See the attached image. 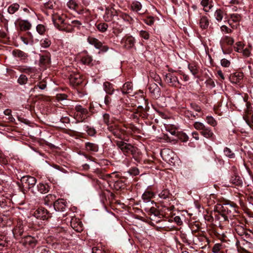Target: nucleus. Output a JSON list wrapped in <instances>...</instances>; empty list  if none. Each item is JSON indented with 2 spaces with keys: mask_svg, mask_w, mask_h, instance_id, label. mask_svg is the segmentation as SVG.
<instances>
[{
  "mask_svg": "<svg viewBox=\"0 0 253 253\" xmlns=\"http://www.w3.org/2000/svg\"><path fill=\"white\" fill-rule=\"evenodd\" d=\"M67 4L70 9L76 10L78 7V4L76 0H69Z\"/></svg>",
  "mask_w": 253,
  "mask_h": 253,
  "instance_id": "obj_52",
  "label": "nucleus"
},
{
  "mask_svg": "<svg viewBox=\"0 0 253 253\" xmlns=\"http://www.w3.org/2000/svg\"><path fill=\"white\" fill-rule=\"evenodd\" d=\"M52 14V20L55 26L59 30L64 31L66 32H73V28L70 23L65 21L64 15H59L55 13L53 11Z\"/></svg>",
  "mask_w": 253,
  "mask_h": 253,
  "instance_id": "obj_4",
  "label": "nucleus"
},
{
  "mask_svg": "<svg viewBox=\"0 0 253 253\" xmlns=\"http://www.w3.org/2000/svg\"><path fill=\"white\" fill-rule=\"evenodd\" d=\"M71 226L77 232H81L83 230V224L79 219L72 218L71 220Z\"/></svg>",
  "mask_w": 253,
  "mask_h": 253,
  "instance_id": "obj_17",
  "label": "nucleus"
},
{
  "mask_svg": "<svg viewBox=\"0 0 253 253\" xmlns=\"http://www.w3.org/2000/svg\"><path fill=\"white\" fill-rule=\"evenodd\" d=\"M214 16L218 22H220L223 17V11L221 9H217L215 11Z\"/></svg>",
  "mask_w": 253,
  "mask_h": 253,
  "instance_id": "obj_41",
  "label": "nucleus"
},
{
  "mask_svg": "<svg viewBox=\"0 0 253 253\" xmlns=\"http://www.w3.org/2000/svg\"><path fill=\"white\" fill-rule=\"evenodd\" d=\"M154 194L153 192L150 191H146L142 195V198L145 203H150L151 205H153L156 203L153 201H151V199L154 197Z\"/></svg>",
  "mask_w": 253,
  "mask_h": 253,
  "instance_id": "obj_20",
  "label": "nucleus"
},
{
  "mask_svg": "<svg viewBox=\"0 0 253 253\" xmlns=\"http://www.w3.org/2000/svg\"><path fill=\"white\" fill-rule=\"evenodd\" d=\"M102 178L107 180L110 186L113 184L116 190L119 191L126 187V179L124 177H119L118 174L115 173L104 175Z\"/></svg>",
  "mask_w": 253,
  "mask_h": 253,
  "instance_id": "obj_3",
  "label": "nucleus"
},
{
  "mask_svg": "<svg viewBox=\"0 0 253 253\" xmlns=\"http://www.w3.org/2000/svg\"><path fill=\"white\" fill-rule=\"evenodd\" d=\"M19 5L17 3L11 4L8 8V12L9 14H13L16 12L19 8Z\"/></svg>",
  "mask_w": 253,
  "mask_h": 253,
  "instance_id": "obj_37",
  "label": "nucleus"
},
{
  "mask_svg": "<svg viewBox=\"0 0 253 253\" xmlns=\"http://www.w3.org/2000/svg\"><path fill=\"white\" fill-rule=\"evenodd\" d=\"M66 201L63 199H58L54 202V210L58 211H64L67 207Z\"/></svg>",
  "mask_w": 253,
  "mask_h": 253,
  "instance_id": "obj_15",
  "label": "nucleus"
},
{
  "mask_svg": "<svg viewBox=\"0 0 253 253\" xmlns=\"http://www.w3.org/2000/svg\"><path fill=\"white\" fill-rule=\"evenodd\" d=\"M223 152L226 156L230 159L234 158L235 157V154L228 147H225L224 149Z\"/></svg>",
  "mask_w": 253,
  "mask_h": 253,
  "instance_id": "obj_50",
  "label": "nucleus"
},
{
  "mask_svg": "<svg viewBox=\"0 0 253 253\" xmlns=\"http://www.w3.org/2000/svg\"><path fill=\"white\" fill-rule=\"evenodd\" d=\"M122 42L124 43V46L126 48L129 49L134 46L135 41L134 38L129 36L124 38L122 41Z\"/></svg>",
  "mask_w": 253,
  "mask_h": 253,
  "instance_id": "obj_19",
  "label": "nucleus"
},
{
  "mask_svg": "<svg viewBox=\"0 0 253 253\" xmlns=\"http://www.w3.org/2000/svg\"><path fill=\"white\" fill-rule=\"evenodd\" d=\"M70 83L73 86H77L83 82L81 76L78 73H72L69 76Z\"/></svg>",
  "mask_w": 253,
  "mask_h": 253,
  "instance_id": "obj_16",
  "label": "nucleus"
},
{
  "mask_svg": "<svg viewBox=\"0 0 253 253\" xmlns=\"http://www.w3.org/2000/svg\"><path fill=\"white\" fill-rule=\"evenodd\" d=\"M28 81L27 77L24 74H21L18 78L17 82L20 85H24L27 83Z\"/></svg>",
  "mask_w": 253,
  "mask_h": 253,
  "instance_id": "obj_47",
  "label": "nucleus"
},
{
  "mask_svg": "<svg viewBox=\"0 0 253 253\" xmlns=\"http://www.w3.org/2000/svg\"><path fill=\"white\" fill-rule=\"evenodd\" d=\"M161 156L165 161L167 163H173L174 154L173 152L168 148H165L161 150Z\"/></svg>",
  "mask_w": 253,
  "mask_h": 253,
  "instance_id": "obj_12",
  "label": "nucleus"
},
{
  "mask_svg": "<svg viewBox=\"0 0 253 253\" xmlns=\"http://www.w3.org/2000/svg\"><path fill=\"white\" fill-rule=\"evenodd\" d=\"M51 44V41L47 38L42 39L41 41V45L44 48L48 47Z\"/></svg>",
  "mask_w": 253,
  "mask_h": 253,
  "instance_id": "obj_53",
  "label": "nucleus"
},
{
  "mask_svg": "<svg viewBox=\"0 0 253 253\" xmlns=\"http://www.w3.org/2000/svg\"><path fill=\"white\" fill-rule=\"evenodd\" d=\"M222 41L227 43L228 45L233 44L234 42L232 38L228 36H225L223 37L222 39Z\"/></svg>",
  "mask_w": 253,
  "mask_h": 253,
  "instance_id": "obj_57",
  "label": "nucleus"
},
{
  "mask_svg": "<svg viewBox=\"0 0 253 253\" xmlns=\"http://www.w3.org/2000/svg\"><path fill=\"white\" fill-rule=\"evenodd\" d=\"M75 110L76 111V117L78 122H83L87 118V115L88 114V110L83 107L80 105H76L75 107Z\"/></svg>",
  "mask_w": 253,
  "mask_h": 253,
  "instance_id": "obj_9",
  "label": "nucleus"
},
{
  "mask_svg": "<svg viewBox=\"0 0 253 253\" xmlns=\"http://www.w3.org/2000/svg\"><path fill=\"white\" fill-rule=\"evenodd\" d=\"M148 88L154 97L157 98L160 96L161 89L156 83H150L148 85Z\"/></svg>",
  "mask_w": 253,
  "mask_h": 253,
  "instance_id": "obj_14",
  "label": "nucleus"
},
{
  "mask_svg": "<svg viewBox=\"0 0 253 253\" xmlns=\"http://www.w3.org/2000/svg\"><path fill=\"white\" fill-rule=\"evenodd\" d=\"M49 186L47 184L40 183L36 186V194L40 192L41 193H46L49 190Z\"/></svg>",
  "mask_w": 253,
  "mask_h": 253,
  "instance_id": "obj_21",
  "label": "nucleus"
},
{
  "mask_svg": "<svg viewBox=\"0 0 253 253\" xmlns=\"http://www.w3.org/2000/svg\"><path fill=\"white\" fill-rule=\"evenodd\" d=\"M129 173L130 175L136 176L139 174V170L138 168L133 167L130 169L129 170Z\"/></svg>",
  "mask_w": 253,
  "mask_h": 253,
  "instance_id": "obj_63",
  "label": "nucleus"
},
{
  "mask_svg": "<svg viewBox=\"0 0 253 253\" xmlns=\"http://www.w3.org/2000/svg\"><path fill=\"white\" fill-rule=\"evenodd\" d=\"M33 215L38 219L45 220L51 217V214L44 208L41 207L37 209Z\"/></svg>",
  "mask_w": 253,
  "mask_h": 253,
  "instance_id": "obj_10",
  "label": "nucleus"
},
{
  "mask_svg": "<svg viewBox=\"0 0 253 253\" xmlns=\"http://www.w3.org/2000/svg\"><path fill=\"white\" fill-rule=\"evenodd\" d=\"M87 42L97 49L100 48L102 46V42L94 37H89L87 38Z\"/></svg>",
  "mask_w": 253,
  "mask_h": 253,
  "instance_id": "obj_24",
  "label": "nucleus"
},
{
  "mask_svg": "<svg viewBox=\"0 0 253 253\" xmlns=\"http://www.w3.org/2000/svg\"><path fill=\"white\" fill-rule=\"evenodd\" d=\"M159 196L162 199H167L170 198V193L168 189H164L159 194Z\"/></svg>",
  "mask_w": 253,
  "mask_h": 253,
  "instance_id": "obj_36",
  "label": "nucleus"
},
{
  "mask_svg": "<svg viewBox=\"0 0 253 253\" xmlns=\"http://www.w3.org/2000/svg\"><path fill=\"white\" fill-rule=\"evenodd\" d=\"M46 87V84L43 82H39L37 84L35 85L34 87L32 88L31 91L34 92L36 91L38 88L41 89H44Z\"/></svg>",
  "mask_w": 253,
  "mask_h": 253,
  "instance_id": "obj_48",
  "label": "nucleus"
},
{
  "mask_svg": "<svg viewBox=\"0 0 253 253\" xmlns=\"http://www.w3.org/2000/svg\"><path fill=\"white\" fill-rule=\"evenodd\" d=\"M190 106L192 109L197 112H200L201 111V107L195 103H191Z\"/></svg>",
  "mask_w": 253,
  "mask_h": 253,
  "instance_id": "obj_64",
  "label": "nucleus"
},
{
  "mask_svg": "<svg viewBox=\"0 0 253 253\" xmlns=\"http://www.w3.org/2000/svg\"><path fill=\"white\" fill-rule=\"evenodd\" d=\"M19 24L20 29L23 31L28 30L31 27V23L27 20H21L19 22Z\"/></svg>",
  "mask_w": 253,
  "mask_h": 253,
  "instance_id": "obj_30",
  "label": "nucleus"
},
{
  "mask_svg": "<svg viewBox=\"0 0 253 253\" xmlns=\"http://www.w3.org/2000/svg\"><path fill=\"white\" fill-rule=\"evenodd\" d=\"M193 126L194 128L199 130L204 137L210 139L213 138L214 134L211 127L199 122H195Z\"/></svg>",
  "mask_w": 253,
  "mask_h": 253,
  "instance_id": "obj_6",
  "label": "nucleus"
},
{
  "mask_svg": "<svg viewBox=\"0 0 253 253\" xmlns=\"http://www.w3.org/2000/svg\"><path fill=\"white\" fill-rule=\"evenodd\" d=\"M20 243L25 247L34 248L37 245L38 241L34 237L26 236L21 239Z\"/></svg>",
  "mask_w": 253,
  "mask_h": 253,
  "instance_id": "obj_11",
  "label": "nucleus"
},
{
  "mask_svg": "<svg viewBox=\"0 0 253 253\" xmlns=\"http://www.w3.org/2000/svg\"><path fill=\"white\" fill-rule=\"evenodd\" d=\"M115 142L117 146L125 155L128 156L129 155H131L133 158L136 162H140L141 159L140 157V152L137 147L122 140H117Z\"/></svg>",
  "mask_w": 253,
  "mask_h": 253,
  "instance_id": "obj_2",
  "label": "nucleus"
},
{
  "mask_svg": "<svg viewBox=\"0 0 253 253\" xmlns=\"http://www.w3.org/2000/svg\"><path fill=\"white\" fill-rule=\"evenodd\" d=\"M144 23L149 26L152 25L154 23V19L153 17L149 16L143 19Z\"/></svg>",
  "mask_w": 253,
  "mask_h": 253,
  "instance_id": "obj_59",
  "label": "nucleus"
},
{
  "mask_svg": "<svg viewBox=\"0 0 253 253\" xmlns=\"http://www.w3.org/2000/svg\"><path fill=\"white\" fill-rule=\"evenodd\" d=\"M44 7L46 9L53 10L57 8V5L53 0H49L44 3Z\"/></svg>",
  "mask_w": 253,
  "mask_h": 253,
  "instance_id": "obj_35",
  "label": "nucleus"
},
{
  "mask_svg": "<svg viewBox=\"0 0 253 253\" xmlns=\"http://www.w3.org/2000/svg\"><path fill=\"white\" fill-rule=\"evenodd\" d=\"M20 182L22 185V191L24 193H25V191H30L34 195L36 194L37 179L35 177L30 175L23 176L21 178Z\"/></svg>",
  "mask_w": 253,
  "mask_h": 253,
  "instance_id": "obj_5",
  "label": "nucleus"
},
{
  "mask_svg": "<svg viewBox=\"0 0 253 253\" xmlns=\"http://www.w3.org/2000/svg\"><path fill=\"white\" fill-rule=\"evenodd\" d=\"M19 70L22 72L30 74L31 73H35L36 70L34 68L23 66L20 67Z\"/></svg>",
  "mask_w": 253,
  "mask_h": 253,
  "instance_id": "obj_45",
  "label": "nucleus"
},
{
  "mask_svg": "<svg viewBox=\"0 0 253 253\" xmlns=\"http://www.w3.org/2000/svg\"><path fill=\"white\" fill-rule=\"evenodd\" d=\"M81 61L84 64L90 65L92 61V58L89 55H86L82 57Z\"/></svg>",
  "mask_w": 253,
  "mask_h": 253,
  "instance_id": "obj_44",
  "label": "nucleus"
},
{
  "mask_svg": "<svg viewBox=\"0 0 253 253\" xmlns=\"http://www.w3.org/2000/svg\"><path fill=\"white\" fill-rule=\"evenodd\" d=\"M165 80L170 85L172 86H176L179 84L177 77L170 73L166 75Z\"/></svg>",
  "mask_w": 253,
  "mask_h": 253,
  "instance_id": "obj_18",
  "label": "nucleus"
},
{
  "mask_svg": "<svg viewBox=\"0 0 253 253\" xmlns=\"http://www.w3.org/2000/svg\"><path fill=\"white\" fill-rule=\"evenodd\" d=\"M243 118L250 127L253 126V112L249 113L248 116H244Z\"/></svg>",
  "mask_w": 253,
  "mask_h": 253,
  "instance_id": "obj_33",
  "label": "nucleus"
},
{
  "mask_svg": "<svg viewBox=\"0 0 253 253\" xmlns=\"http://www.w3.org/2000/svg\"><path fill=\"white\" fill-rule=\"evenodd\" d=\"M108 129L115 137L122 140L126 133V130L117 124L109 126Z\"/></svg>",
  "mask_w": 253,
  "mask_h": 253,
  "instance_id": "obj_8",
  "label": "nucleus"
},
{
  "mask_svg": "<svg viewBox=\"0 0 253 253\" xmlns=\"http://www.w3.org/2000/svg\"><path fill=\"white\" fill-rule=\"evenodd\" d=\"M115 13H117V11H115L114 8H106L105 10V13L103 16L104 19L106 22L111 21L112 20L113 17L115 15Z\"/></svg>",
  "mask_w": 253,
  "mask_h": 253,
  "instance_id": "obj_22",
  "label": "nucleus"
},
{
  "mask_svg": "<svg viewBox=\"0 0 253 253\" xmlns=\"http://www.w3.org/2000/svg\"><path fill=\"white\" fill-rule=\"evenodd\" d=\"M37 31L40 34V35H43L45 32V27L42 24H39L37 25L36 27Z\"/></svg>",
  "mask_w": 253,
  "mask_h": 253,
  "instance_id": "obj_56",
  "label": "nucleus"
},
{
  "mask_svg": "<svg viewBox=\"0 0 253 253\" xmlns=\"http://www.w3.org/2000/svg\"><path fill=\"white\" fill-rule=\"evenodd\" d=\"M139 36L141 38L148 40L150 38V34L148 31L145 30H141L139 32Z\"/></svg>",
  "mask_w": 253,
  "mask_h": 253,
  "instance_id": "obj_55",
  "label": "nucleus"
},
{
  "mask_svg": "<svg viewBox=\"0 0 253 253\" xmlns=\"http://www.w3.org/2000/svg\"><path fill=\"white\" fill-rule=\"evenodd\" d=\"M50 62V57L48 54L41 55L40 59V63L43 65L48 64Z\"/></svg>",
  "mask_w": 253,
  "mask_h": 253,
  "instance_id": "obj_46",
  "label": "nucleus"
},
{
  "mask_svg": "<svg viewBox=\"0 0 253 253\" xmlns=\"http://www.w3.org/2000/svg\"><path fill=\"white\" fill-rule=\"evenodd\" d=\"M84 127V130L89 136H93L96 134V131L93 127L87 125H85Z\"/></svg>",
  "mask_w": 253,
  "mask_h": 253,
  "instance_id": "obj_34",
  "label": "nucleus"
},
{
  "mask_svg": "<svg viewBox=\"0 0 253 253\" xmlns=\"http://www.w3.org/2000/svg\"><path fill=\"white\" fill-rule=\"evenodd\" d=\"M234 230L242 239H246L250 240L252 238V236L253 237V232L245 229L242 225L239 224L235 225Z\"/></svg>",
  "mask_w": 253,
  "mask_h": 253,
  "instance_id": "obj_7",
  "label": "nucleus"
},
{
  "mask_svg": "<svg viewBox=\"0 0 253 253\" xmlns=\"http://www.w3.org/2000/svg\"><path fill=\"white\" fill-rule=\"evenodd\" d=\"M104 89L105 92L110 95L113 93L114 89L113 87V85L108 82H106L103 84Z\"/></svg>",
  "mask_w": 253,
  "mask_h": 253,
  "instance_id": "obj_28",
  "label": "nucleus"
},
{
  "mask_svg": "<svg viewBox=\"0 0 253 253\" xmlns=\"http://www.w3.org/2000/svg\"><path fill=\"white\" fill-rule=\"evenodd\" d=\"M236 204L231 202H225L222 204H217L215 210L217 214L214 215L216 220H220L222 218L223 221L232 219L238 213Z\"/></svg>",
  "mask_w": 253,
  "mask_h": 253,
  "instance_id": "obj_1",
  "label": "nucleus"
},
{
  "mask_svg": "<svg viewBox=\"0 0 253 253\" xmlns=\"http://www.w3.org/2000/svg\"><path fill=\"white\" fill-rule=\"evenodd\" d=\"M103 122L107 125L108 127L110 126V115L108 114L105 113L103 115Z\"/></svg>",
  "mask_w": 253,
  "mask_h": 253,
  "instance_id": "obj_61",
  "label": "nucleus"
},
{
  "mask_svg": "<svg viewBox=\"0 0 253 253\" xmlns=\"http://www.w3.org/2000/svg\"><path fill=\"white\" fill-rule=\"evenodd\" d=\"M12 54L15 57L20 58L21 59H24L28 56L26 53L19 49L13 50Z\"/></svg>",
  "mask_w": 253,
  "mask_h": 253,
  "instance_id": "obj_32",
  "label": "nucleus"
},
{
  "mask_svg": "<svg viewBox=\"0 0 253 253\" xmlns=\"http://www.w3.org/2000/svg\"><path fill=\"white\" fill-rule=\"evenodd\" d=\"M188 69L191 73L195 77H198L199 73V67L195 64H190L188 65Z\"/></svg>",
  "mask_w": 253,
  "mask_h": 253,
  "instance_id": "obj_27",
  "label": "nucleus"
},
{
  "mask_svg": "<svg viewBox=\"0 0 253 253\" xmlns=\"http://www.w3.org/2000/svg\"><path fill=\"white\" fill-rule=\"evenodd\" d=\"M253 237H252L251 239L248 240L246 239H242V246L240 247L241 249L246 253H252L253 251Z\"/></svg>",
  "mask_w": 253,
  "mask_h": 253,
  "instance_id": "obj_13",
  "label": "nucleus"
},
{
  "mask_svg": "<svg viewBox=\"0 0 253 253\" xmlns=\"http://www.w3.org/2000/svg\"><path fill=\"white\" fill-rule=\"evenodd\" d=\"M132 85L131 82L126 83L122 88V93L123 94H127L131 92L132 91Z\"/></svg>",
  "mask_w": 253,
  "mask_h": 253,
  "instance_id": "obj_31",
  "label": "nucleus"
},
{
  "mask_svg": "<svg viewBox=\"0 0 253 253\" xmlns=\"http://www.w3.org/2000/svg\"><path fill=\"white\" fill-rule=\"evenodd\" d=\"M37 250L38 253H51L50 250L45 246L38 247Z\"/></svg>",
  "mask_w": 253,
  "mask_h": 253,
  "instance_id": "obj_51",
  "label": "nucleus"
},
{
  "mask_svg": "<svg viewBox=\"0 0 253 253\" xmlns=\"http://www.w3.org/2000/svg\"><path fill=\"white\" fill-rule=\"evenodd\" d=\"M230 181L231 183L238 186H241L243 183L240 177L236 175L231 177Z\"/></svg>",
  "mask_w": 253,
  "mask_h": 253,
  "instance_id": "obj_29",
  "label": "nucleus"
},
{
  "mask_svg": "<svg viewBox=\"0 0 253 253\" xmlns=\"http://www.w3.org/2000/svg\"><path fill=\"white\" fill-rule=\"evenodd\" d=\"M212 1L210 0H202L201 4L205 8H208V9H205L206 11H208L209 10L211 9L212 7V5L211 4Z\"/></svg>",
  "mask_w": 253,
  "mask_h": 253,
  "instance_id": "obj_39",
  "label": "nucleus"
},
{
  "mask_svg": "<svg viewBox=\"0 0 253 253\" xmlns=\"http://www.w3.org/2000/svg\"><path fill=\"white\" fill-rule=\"evenodd\" d=\"M205 84L206 85L210 88H212L215 86L214 81L211 78L207 80L205 82Z\"/></svg>",
  "mask_w": 253,
  "mask_h": 253,
  "instance_id": "obj_62",
  "label": "nucleus"
},
{
  "mask_svg": "<svg viewBox=\"0 0 253 253\" xmlns=\"http://www.w3.org/2000/svg\"><path fill=\"white\" fill-rule=\"evenodd\" d=\"M70 24L73 29L74 27H77L78 29H80L81 26L82 25L81 21L76 20L72 21Z\"/></svg>",
  "mask_w": 253,
  "mask_h": 253,
  "instance_id": "obj_58",
  "label": "nucleus"
},
{
  "mask_svg": "<svg viewBox=\"0 0 253 253\" xmlns=\"http://www.w3.org/2000/svg\"><path fill=\"white\" fill-rule=\"evenodd\" d=\"M206 120H207V123L209 125H210L213 126H215L216 125V121L211 116H207L206 118Z\"/></svg>",
  "mask_w": 253,
  "mask_h": 253,
  "instance_id": "obj_60",
  "label": "nucleus"
},
{
  "mask_svg": "<svg viewBox=\"0 0 253 253\" xmlns=\"http://www.w3.org/2000/svg\"><path fill=\"white\" fill-rule=\"evenodd\" d=\"M85 147L87 151L93 152H96L98 151V145L94 143L86 142L85 144Z\"/></svg>",
  "mask_w": 253,
  "mask_h": 253,
  "instance_id": "obj_26",
  "label": "nucleus"
},
{
  "mask_svg": "<svg viewBox=\"0 0 253 253\" xmlns=\"http://www.w3.org/2000/svg\"><path fill=\"white\" fill-rule=\"evenodd\" d=\"M24 232L23 227L21 226H17L13 230V234L15 236H21Z\"/></svg>",
  "mask_w": 253,
  "mask_h": 253,
  "instance_id": "obj_49",
  "label": "nucleus"
},
{
  "mask_svg": "<svg viewBox=\"0 0 253 253\" xmlns=\"http://www.w3.org/2000/svg\"><path fill=\"white\" fill-rule=\"evenodd\" d=\"M131 8L133 11L137 12L141 9L142 5L140 2L134 1L131 3Z\"/></svg>",
  "mask_w": 253,
  "mask_h": 253,
  "instance_id": "obj_42",
  "label": "nucleus"
},
{
  "mask_svg": "<svg viewBox=\"0 0 253 253\" xmlns=\"http://www.w3.org/2000/svg\"><path fill=\"white\" fill-rule=\"evenodd\" d=\"M145 211L149 212L150 214H154L155 216H157L160 214L159 211L155 208L153 205H152L150 208H145Z\"/></svg>",
  "mask_w": 253,
  "mask_h": 253,
  "instance_id": "obj_43",
  "label": "nucleus"
},
{
  "mask_svg": "<svg viewBox=\"0 0 253 253\" xmlns=\"http://www.w3.org/2000/svg\"><path fill=\"white\" fill-rule=\"evenodd\" d=\"M199 25L201 29H207L209 25V18L205 16H201L199 22Z\"/></svg>",
  "mask_w": 253,
  "mask_h": 253,
  "instance_id": "obj_25",
  "label": "nucleus"
},
{
  "mask_svg": "<svg viewBox=\"0 0 253 253\" xmlns=\"http://www.w3.org/2000/svg\"><path fill=\"white\" fill-rule=\"evenodd\" d=\"M9 158L5 156L0 150V164L2 166H6L8 164Z\"/></svg>",
  "mask_w": 253,
  "mask_h": 253,
  "instance_id": "obj_40",
  "label": "nucleus"
},
{
  "mask_svg": "<svg viewBox=\"0 0 253 253\" xmlns=\"http://www.w3.org/2000/svg\"><path fill=\"white\" fill-rule=\"evenodd\" d=\"M97 30L102 33L105 32L108 28V25L105 23H100L95 25Z\"/></svg>",
  "mask_w": 253,
  "mask_h": 253,
  "instance_id": "obj_38",
  "label": "nucleus"
},
{
  "mask_svg": "<svg viewBox=\"0 0 253 253\" xmlns=\"http://www.w3.org/2000/svg\"><path fill=\"white\" fill-rule=\"evenodd\" d=\"M230 19L234 22H238L241 19V16L237 13H234L230 15Z\"/></svg>",
  "mask_w": 253,
  "mask_h": 253,
  "instance_id": "obj_54",
  "label": "nucleus"
},
{
  "mask_svg": "<svg viewBox=\"0 0 253 253\" xmlns=\"http://www.w3.org/2000/svg\"><path fill=\"white\" fill-rule=\"evenodd\" d=\"M243 78V74L241 73H235L231 75L229 79L231 83L233 84H238Z\"/></svg>",
  "mask_w": 253,
  "mask_h": 253,
  "instance_id": "obj_23",
  "label": "nucleus"
}]
</instances>
